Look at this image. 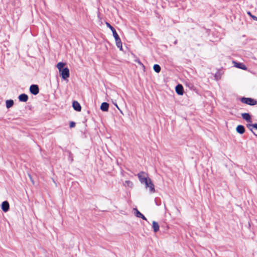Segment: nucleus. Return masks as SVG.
I'll use <instances>...</instances> for the list:
<instances>
[{
    "label": "nucleus",
    "mask_w": 257,
    "mask_h": 257,
    "mask_svg": "<svg viewBox=\"0 0 257 257\" xmlns=\"http://www.w3.org/2000/svg\"><path fill=\"white\" fill-rule=\"evenodd\" d=\"M19 99L22 102H26L28 100V96L26 94H22L19 96Z\"/></svg>",
    "instance_id": "10"
},
{
    "label": "nucleus",
    "mask_w": 257,
    "mask_h": 257,
    "mask_svg": "<svg viewBox=\"0 0 257 257\" xmlns=\"http://www.w3.org/2000/svg\"><path fill=\"white\" fill-rule=\"evenodd\" d=\"M149 186H148L147 188H149V189H150V193H153L154 192H155V186L154 185V184L153 183L152 181H149Z\"/></svg>",
    "instance_id": "13"
},
{
    "label": "nucleus",
    "mask_w": 257,
    "mask_h": 257,
    "mask_svg": "<svg viewBox=\"0 0 257 257\" xmlns=\"http://www.w3.org/2000/svg\"><path fill=\"white\" fill-rule=\"evenodd\" d=\"M75 125V123L73 121H71L70 123V127H74Z\"/></svg>",
    "instance_id": "25"
},
{
    "label": "nucleus",
    "mask_w": 257,
    "mask_h": 257,
    "mask_svg": "<svg viewBox=\"0 0 257 257\" xmlns=\"http://www.w3.org/2000/svg\"><path fill=\"white\" fill-rule=\"evenodd\" d=\"M241 116L243 119L247 122H251V118L250 114L248 113H243L241 114Z\"/></svg>",
    "instance_id": "7"
},
{
    "label": "nucleus",
    "mask_w": 257,
    "mask_h": 257,
    "mask_svg": "<svg viewBox=\"0 0 257 257\" xmlns=\"http://www.w3.org/2000/svg\"><path fill=\"white\" fill-rule=\"evenodd\" d=\"M114 38L115 39L116 46L121 50L122 49V43L119 36L117 35L114 37Z\"/></svg>",
    "instance_id": "5"
},
{
    "label": "nucleus",
    "mask_w": 257,
    "mask_h": 257,
    "mask_svg": "<svg viewBox=\"0 0 257 257\" xmlns=\"http://www.w3.org/2000/svg\"><path fill=\"white\" fill-rule=\"evenodd\" d=\"M177 41H175V42H174V44H177Z\"/></svg>",
    "instance_id": "31"
},
{
    "label": "nucleus",
    "mask_w": 257,
    "mask_h": 257,
    "mask_svg": "<svg viewBox=\"0 0 257 257\" xmlns=\"http://www.w3.org/2000/svg\"><path fill=\"white\" fill-rule=\"evenodd\" d=\"M65 65L66 64L63 62H59L57 64V68L59 70L60 76L64 80L67 79L70 75L69 69L67 67L63 68Z\"/></svg>",
    "instance_id": "1"
},
{
    "label": "nucleus",
    "mask_w": 257,
    "mask_h": 257,
    "mask_svg": "<svg viewBox=\"0 0 257 257\" xmlns=\"http://www.w3.org/2000/svg\"><path fill=\"white\" fill-rule=\"evenodd\" d=\"M111 95L114 97H116V96H118V94L115 91H112Z\"/></svg>",
    "instance_id": "26"
},
{
    "label": "nucleus",
    "mask_w": 257,
    "mask_h": 257,
    "mask_svg": "<svg viewBox=\"0 0 257 257\" xmlns=\"http://www.w3.org/2000/svg\"><path fill=\"white\" fill-rule=\"evenodd\" d=\"M176 91L179 95L183 94V87L181 84H178L176 87Z\"/></svg>",
    "instance_id": "9"
},
{
    "label": "nucleus",
    "mask_w": 257,
    "mask_h": 257,
    "mask_svg": "<svg viewBox=\"0 0 257 257\" xmlns=\"http://www.w3.org/2000/svg\"><path fill=\"white\" fill-rule=\"evenodd\" d=\"M72 106H73V108L75 110L78 111H81V105L77 101H74L73 102Z\"/></svg>",
    "instance_id": "8"
},
{
    "label": "nucleus",
    "mask_w": 257,
    "mask_h": 257,
    "mask_svg": "<svg viewBox=\"0 0 257 257\" xmlns=\"http://www.w3.org/2000/svg\"><path fill=\"white\" fill-rule=\"evenodd\" d=\"M139 179L141 183H144L149 178L148 177L147 174L144 172H141L138 174Z\"/></svg>",
    "instance_id": "3"
},
{
    "label": "nucleus",
    "mask_w": 257,
    "mask_h": 257,
    "mask_svg": "<svg viewBox=\"0 0 257 257\" xmlns=\"http://www.w3.org/2000/svg\"><path fill=\"white\" fill-rule=\"evenodd\" d=\"M28 175H29V178H30V179L31 181L32 182V183L33 184H34V180L33 179L32 176H31L30 174H29Z\"/></svg>",
    "instance_id": "27"
},
{
    "label": "nucleus",
    "mask_w": 257,
    "mask_h": 257,
    "mask_svg": "<svg viewBox=\"0 0 257 257\" xmlns=\"http://www.w3.org/2000/svg\"><path fill=\"white\" fill-rule=\"evenodd\" d=\"M251 131L254 134V135L257 136V130H254V131Z\"/></svg>",
    "instance_id": "29"
},
{
    "label": "nucleus",
    "mask_w": 257,
    "mask_h": 257,
    "mask_svg": "<svg viewBox=\"0 0 257 257\" xmlns=\"http://www.w3.org/2000/svg\"><path fill=\"white\" fill-rule=\"evenodd\" d=\"M123 184H124V186H128L131 188L133 187V183L129 180L125 181Z\"/></svg>",
    "instance_id": "19"
},
{
    "label": "nucleus",
    "mask_w": 257,
    "mask_h": 257,
    "mask_svg": "<svg viewBox=\"0 0 257 257\" xmlns=\"http://www.w3.org/2000/svg\"><path fill=\"white\" fill-rule=\"evenodd\" d=\"M247 126L249 128L250 131H253V128L254 130H257V123L255 124H248L247 125Z\"/></svg>",
    "instance_id": "18"
},
{
    "label": "nucleus",
    "mask_w": 257,
    "mask_h": 257,
    "mask_svg": "<svg viewBox=\"0 0 257 257\" xmlns=\"http://www.w3.org/2000/svg\"><path fill=\"white\" fill-rule=\"evenodd\" d=\"M53 182H54V183H55V181H54V180H53Z\"/></svg>",
    "instance_id": "32"
},
{
    "label": "nucleus",
    "mask_w": 257,
    "mask_h": 257,
    "mask_svg": "<svg viewBox=\"0 0 257 257\" xmlns=\"http://www.w3.org/2000/svg\"><path fill=\"white\" fill-rule=\"evenodd\" d=\"M152 181V180H151V179L150 178H148V179H147L145 181H144V183H143V184H145V185H146V188H147V187H148V186H149V181Z\"/></svg>",
    "instance_id": "24"
},
{
    "label": "nucleus",
    "mask_w": 257,
    "mask_h": 257,
    "mask_svg": "<svg viewBox=\"0 0 257 257\" xmlns=\"http://www.w3.org/2000/svg\"><path fill=\"white\" fill-rule=\"evenodd\" d=\"M247 14L251 17L254 20L257 21V17L252 15L251 13L250 12H248Z\"/></svg>",
    "instance_id": "23"
},
{
    "label": "nucleus",
    "mask_w": 257,
    "mask_h": 257,
    "mask_svg": "<svg viewBox=\"0 0 257 257\" xmlns=\"http://www.w3.org/2000/svg\"><path fill=\"white\" fill-rule=\"evenodd\" d=\"M106 25L107 26V27L108 28H109L111 30V32H112V34H113V37H115V36L118 35L117 34L115 30L114 29V28L112 26H111L109 23L106 22Z\"/></svg>",
    "instance_id": "14"
},
{
    "label": "nucleus",
    "mask_w": 257,
    "mask_h": 257,
    "mask_svg": "<svg viewBox=\"0 0 257 257\" xmlns=\"http://www.w3.org/2000/svg\"><path fill=\"white\" fill-rule=\"evenodd\" d=\"M155 203H156V204L157 205V206H159L161 204V202H158L156 200H155Z\"/></svg>",
    "instance_id": "30"
},
{
    "label": "nucleus",
    "mask_w": 257,
    "mask_h": 257,
    "mask_svg": "<svg viewBox=\"0 0 257 257\" xmlns=\"http://www.w3.org/2000/svg\"><path fill=\"white\" fill-rule=\"evenodd\" d=\"M241 101L242 103L249 104L250 105H253L256 103V101L250 98L242 97L241 99Z\"/></svg>",
    "instance_id": "2"
},
{
    "label": "nucleus",
    "mask_w": 257,
    "mask_h": 257,
    "mask_svg": "<svg viewBox=\"0 0 257 257\" xmlns=\"http://www.w3.org/2000/svg\"><path fill=\"white\" fill-rule=\"evenodd\" d=\"M112 102L113 104L116 107V108L120 111V112L121 113H122V111L120 109V108H119V107L118 106V105L116 103V100L112 99Z\"/></svg>",
    "instance_id": "22"
},
{
    "label": "nucleus",
    "mask_w": 257,
    "mask_h": 257,
    "mask_svg": "<svg viewBox=\"0 0 257 257\" xmlns=\"http://www.w3.org/2000/svg\"><path fill=\"white\" fill-rule=\"evenodd\" d=\"M109 104L106 102L101 103L100 109L103 111H107L108 110Z\"/></svg>",
    "instance_id": "12"
},
{
    "label": "nucleus",
    "mask_w": 257,
    "mask_h": 257,
    "mask_svg": "<svg viewBox=\"0 0 257 257\" xmlns=\"http://www.w3.org/2000/svg\"><path fill=\"white\" fill-rule=\"evenodd\" d=\"M236 132L240 134H242L245 132L244 127L242 125H238L236 127Z\"/></svg>",
    "instance_id": "11"
},
{
    "label": "nucleus",
    "mask_w": 257,
    "mask_h": 257,
    "mask_svg": "<svg viewBox=\"0 0 257 257\" xmlns=\"http://www.w3.org/2000/svg\"><path fill=\"white\" fill-rule=\"evenodd\" d=\"M10 205L8 201H5L2 204V209L4 212H7L9 210Z\"/></svg>",
    "instance_id": "6"
},
{
    "label": "nucleus",
    "mask_w": 257,
    "mask_h": 257,
    "mask_svg": "<svg viewBox=\"0 0 257 257\" xmlns=\"http://www.w3.org/2000/svg\"><path fill=\"white\" fill-rule=\"evenodd\" d=\"M235 66L243 70H245L246 69V67L243 64L240 63H236Z\"/></svg>",
    "instance_id": "21"
},
{
    "label": "nucleus",
    "mask_w": 257,
    "mask_h": 257,
    "mask_svg": "<svg viewBox=\"0 0 257 257\" xmlns=\"http://www.w3.org/2000/svg\"><path fill=\"white\" fill-rule=\"evenodd\" d=\"M14 104V101L13 100H8L6 101V106L8 108L11 107Z\"/></svg>",
    "instance_id": "17"
},
{
    "label": "nucleus",
    "mask_w": 257,
    "mask_h": 257,
    "mask_svg": "<svg viewBox=\"0 0 257 257\" xmlns=\"http://www.w3.org/2000/svg\"><path fill=\"white\" fill-rule=\"evenodd\" d=\"M136 62H137L139 64L142 66L143 67H145L144 65L143 64V63L139 60H136Z\"/></svg>",
    "instance_id": "28"
},
{
    "label": "nucleus",
    "mask_w": 257,
    "mask_h": 257,
    "mask_svg": "<svg viewBox=\"0 0 257 257\" xmlns=\"http://www.w3.org/2000/svg\"><path fill=\"white\" fill-rule=\"evenodd\" d=\"M135 210L136 211V216L138 217L141 218L143 220H147V218L145 217V216L142 214L137 209H135Z\"/></svg>",
    "instance_id": "16"
},
{
    "label": "nucleus",
    "mask_w": 257,
    "mask_h": 257,
    "mask_svg": "<svg viewBox=\"0 0 257 257\" xmlns=\"http://www.w3.org/2000/svg\"><path fill=\"white\" fill-rule=\"evenodd\" d=\"M153 69L154 71L157 73H159L161 71V67L158 64H155L154 65Z\"/></svg>",
    "instance_id": "20"
},
{
    "label": "nucleus",
    "mask_w": 257,
    "mask_h": 257,
    "mask_svg": "<svg viewBox=\"0 0 257 257\" xmlns=\"http://www.w3.org/2000/svg\"><path fill=\"white\" fill-rule=\"evenodd\" d=\"M152 227L155 232H157L159 230V225L155 221H153Z\"/></svg>",
    "instance_id": "15"
},
{
    "label": "nucleus",
    "mask_w": 257,
    "mask_h": 257,
    "mask_svg": "<svg viewBox=\"0 0 257 257\" xmlns=\"http://www.w3.org/2000/svg\"><path fill=\"white\" fill-rule=\"evenodd\" d=\"M30 91L32 94L37 95L39 92L38 86L35 84L32 85L30 87Z\"/></svg>",
    "instance_id": "4"
}]
</instances>
